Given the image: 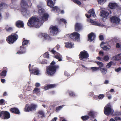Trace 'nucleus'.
<instances>
[{
  "mask_svg": "<svg viewBox=\"0 0 121 121\" xmlns=\"http://www.w3.org/2000/svg\"><path fill=\"white\" fill-rule=\"evenodd\" d=\"M57 119L56 117H54L53 119H52V121H56V120Z\"/></svg>",
  "mask_w": 121,
  "mask_h": 121,
  "instance_id": "obj_64",
  "label": "nucleus"
},
{
  "mask_svg": "<svg viewBox=\"0 0 121 121\" xmlns=\"http://www.w3.org/2000/svg\"><path fill=\"white\" fill-rule=\"evenodd\" d=\"M44 10L42 8H41V9H39L38 10L39 13L40 15H43L44 14Z\"/></svg>",
  "mask_w": 121,
  "mask_h": 121,
  "instance_id": "obj_36",
  "label": "nucleus"
},
{
  "mask_svg": "<svg viewBox=\"0 0 121 121\" xmlns=\"http://www.w3.org/2000/svg\"><path fill=\"white\" fill-rule=\"evenodd\" d=\"M62 22L63 23L65 24L67 23L66 20L63 18L60 19L58 21V23L59 24H61Z\"/></svg>",
  "mask_w": 121,
  "mask_h": 121,
  "instance_id": "obj_31",
  "label": "nucleus"
},
{
  "mask_svg": "<svg viewBox=\"0 0 121 121\" xmlns=\"http://www.w3.org/2000/svg\"><path fill=\"white\" fill-rule=\"evenodd\" d=\"M91 69L93 71H96L99 69V68L96 67H91Z\"/></svg>",
  "mask_w": 121,
  "mask_h": 121,
  "instance_id": "obj_47",
  "label": "nucleus"
},
{
  "mask_svg": "<svg viewBox=\"0 0 121 121\" xmlns=\"http://www.w3.org/2000/svg\"><path fill=\"white\" fill-rule=\"evenodd\" d=\"M65 106V105H62V106H60L56 108V112H57L61 109L63 107Z\"/></svg>",
  "mask_w": 121,
  "mask_h": 121,
  "instance_id": "obj_41",
  "label": "nucleus"
},
{
  "mask_svg": "<svg viewBox=\"0 0 121 121\" xmlns=\"http://www.w3.org/2000/svg\"><path fill=\"white\" fill-rule=\"evenodd\" d=\"M120 47V44L119 43H116V48H119Z\"/></svg>",
  "mask_w": 121,
  "mask_h": 121,
  "instance_id": "obj_56",
  "label": "nucleus"
},
{
  "mask_svg": "<svg viewBox=\"0 0 121 121\" xmlns=\"http://www.w3.org/2000/svg\"><path fill=\"white\" fill-rule=\"evenodd\" d=\"M55 48H56V49L57 50H58L59 48H60V46L59 45H56V47Z\"/></svg>",
  "mask_w": 121,
  "mask_h": 121,
  "instance_id": "obj_62",
  "label": "nucleus"
},
{
  "mask_svg": "<svg viewBox=\"0 0 121 121\" xmlns=\"http://www.w3.org/2000/svg\"><path fill=\"white\" fill-rule=\"evenodd\" d=\"M49 51L54 54H55L56 55L58 53L57 52H56L55 50H54V48L52 49H49Z\"/></svg>",
  "mask_w": 121,
  "mask_h": 121,
  "instance_id": "obj_42",
  "label": "nucleus"
},
{
  "mask_svg": "<svg viewBox=\"0 0 121 121\" xmlns=\"http://www.w3.org/2000/svg\"><path fill=\"white\" fill-rule=\"evenodd\" d=\"M114 119L116 121H117L118 120H121V119L119 117H115L114 118Z\"/></svg>",
  "mask_w": 121,
  "mask_h": 121,
  "instance_id": "obj_55",
  "label": "nucleus"
},
{
  "mask_svg": "<svg viewBox=\"0 0 121 121\" xmlns=\"http://www.w3.org/2000/svg\"><path fill=\"white\" fill-rule=\"evenodd\" d=\"M99 54L100 55H102V56H103L104 55V53L103 52L101 51H100L99 53Z\"/></svg>",
  "mask_w": 121,
  "mask_h": 121,
  "instance_id": "obj_60",
  "label": "nucleus"
},
{
  "mask_svg": "<svg viewBox=\"0 0 121 121\" xmlns=\"http://www.w3.org/2000/svg\"><path fill=\"white\" fill-rule=\"evenodd\" d=\"M119 6L116 3H109V4L108 7L111 9H116L118 8Z\"/></svg>",
  "mask_w": 121,
  "mask_h": 121,
  "instance_id": "obj_16",
  "label": "nucleus"
},
{
  "mask_svg": "<svg viewBox=\"0 0 121 121\" xmlns=\"http://www.w3.org/2000/svg\"><path fill=\"white\" fill-rule=\"evenodd\" d=\"M41 36L43 37V40L48 41H50L52 40V38L48 34L46 33H42Z\"/></svg>",
  "mask_w": 121,
  "mask_h": 121,
  "instance_id": "obj_14",
  "label": "nucleus"
},
{
  "mask_svg": "<svg viewBox=\"0 0 121 121\" xmlns=\"http://www.w3.org/2000/svg\"><path fill=\"white\" fill-rule=\"evenodd\" d=\"M81 118L83 121H86L90 118V117L88 115H85L81 117Z\"/></svg>",
  "mask_w": 121,
  "mask_h": 121,
  "instance_id": "obj_29",
  "label": "nucleus"
},
{
  "mask_svg": "<svg viewBox=\"0 0 121 121\" xmlns=\"http://www.w3.org/2000/svg\"><path fill=\"white\" fill-rule=\"evenodd\" d=\"M100 69L101 72L104 75L107 72V69H106L104 68H100Z\"/></svg>",
  "mask_w": 121,
  "mask_h": 121,
  "instance_id": "obj_34",
  "label": "nucleus"
},
{
  "mask_svg": "<svg viewBox=\"0 0 121 121\" xmlns=\"http://www.w3.org/2000/svg\"><path fill=\"white\" fill-rule=\"evenodd\" d=\"M65 75L67 76H69V74L66 71H65L64 72Z\"/></svg>",
  "mask_w": 121,
  "mask_h": 121,
  "instance_id": "obj_58",
  "label": "nucleus"
},
{
  "mask_svg": "<svg viewBox=\"0 0 121 121\" xmlns=\"http://www.w3.org/2000/svg\"><path fill=\"white\" fill-rule=\"evenodd\" d=\"M99 39L100 40L102 41L104 39L103 36L102 35H100L99 36Z\"/></svg>",
  "mask_w": 121,
  "mask_h": 121,
  "instance_id": "obj_52",
  "label": "nucleus"
},
{
  "mask_svg": "<svg viewBox=\"0 0 121 121\" xmlns=\"http://www.w3.org/2000/svg\"><path fill=\"white\" fill-rule=\"evenodd\" d=\"M121 70V67H119L117 69H115V71L117 72H118Z\"/></svg>",
  "mask_w": 121,
  "mask_h": 121,
  "instance_id": "obj_53",
  "label": "nucleus"
},
{
  "mask_svg": "<svg viewBox=\"0 0 121 121\" xmlns=\"http://www.w3.org/2000/svg\"><path fill=\"white\" fill-rule=\"evenodd\" d=\"M65 47L67 48H71L73 47V44L71 42H65Z\"/></svg>",
  "mask_w": 121,
  "mask_h": 121,
  "instance_id": "obj_23",
  "label": "nucleus"
},
{
  "mask_svg": "<svg viewBox=\"0 0 121 121\" xmlns=\"http://www.w3.org/2000/svg\"><path fill=\"white\" fill-rule=\"evenodd\" d=\"M101 48L104 50L107 51L109 50L111 48V46L109 45L106 46H101Z\"/></svg>",
  "mask_w": 121,
  "mask_h": 121,
  "instance_id": "obj_24",
  "label": "nucleus"
},
{
  "mask_svg": "<svg viewBox=\"0 0 121 121\" xmlns=\"http://www.w3.org/2000/svg\"><path fill=\"white\" fill-rule=\"evenodd\" d=\"M95 37V35L93 33L91 32L88 35V40L91 41H92L94 40Z\"/></svg>",
  "mask_w": 121,
  "mask_h": 121,
  "instance_id": "obj_19",
  "label": "nucleus"
},
{
  "mask_svg": "<svg viewBox=\"0 0 121 121\" xmlns=\"http://www.w3.org/2000/svg\"><path fill=\"white\" fill-rule=\"evenodd\" d=\"M15 25L18 28H22L24 26V24L23 21L18 20L16 22Z\"/></svg>",
  "mask_w": 121,
  "mask_h": 121,
  "instance_id": "obj_17",
  "label": "nucleus"
},
{
  "mask_svg": "<svg viewBox=\"0 0 121 121\" xmlns=\"http://www.w3.org/2000/svg\"><path fill=\"white\" fill-rule=\"evenodd\" d=\"M94 23L95 24V25H96L98 26H100V24L99 23L96 22H95V23L94 22Z\"/></svg>",
  "mask_w": 121,
  "mask_h": 121,
  "instance_id": "obj_61",
  "label": "nucleus"
},
{
  "mask_svg": "<svg viewBox=\"0 0 121 121\" xmlns=\"http://www.w3.org/2000/svg\"><path fill=\"white\" fill-rule=\"evenodd\" d=\"M80 35L77 32H74L71 34L69 36L73 40H77L80 37Z\"/></svg>",
  "mask_w": 121,
  "mask_h": 121,
  "instance_id": "obj_11",
  "label": "nucleus"
},
{
  "mask_svg": "<svg viewBox=\"0 0 121 121\" xmlns=\"http://www.w3.org/2000/svg\"><path fill=\"white\" fill-rule=\"evenodd\" d=\"M89 96L92 97L94 95V93L93 92H91L89 93Z\"/></svg>",
  "mask_w": 121,
  "mask_h": 121,
  "instance_id": "obj_51",
  "label": "nucleus"
},
{
  "mask_svg": "<svg viewBox=\"0 0 121 121\" xmlns=\"http://www.w3.org/2000/svg\"><path fill=\"white\" fill-rule=\"evenodd\" d=\"M120 54H118L117 55V56L116 57V59L117 60H121V57L120 56Z\"/></svg>",
  "mask_w": 121,
  "mask_h": 121,
  "instance_id": "obj_49",
  "label": "nucleus"
},
{
  "mask_svg": "<svg viewBox=\"0 0 121 121\" xmlns=\"http://www.w3.org/2000/svg\"><path fill=\"white\" fill-rule=\"evenodd\" d=\"M88 13L91 14L92 16L95 17L96 16L95 13L94 9H92L90 10L88 12Z\"/></svg>",
  "mask_w": 121,
  "mask_h": 121,
  "instance_id": "obj_28",
  "label": "nucleus"
},
{
  "mask_svg": "<svg viewBox=\"0 0 121 121\" xmlns=\"http://www.w3.org/2000/svg\"><path fill=\"white\" fill-rule=\"evenodd\" d=\"M104 97V95L103 94H100L98 96V98L99 99H102Z\"/></svg>",
  "mask_w": 121,
  "mask_h": 121,
  "instance_id": "obj_43",
  "label": "nucleus"
},
{
  "mask_svg": "<svg viewBox=\"0 0 121 121\" xmlns=\"http://www.w3.org/2000/svg\"><path fill=\"white\" fill-rule=\"evenodd\" d=\"M95 112L93 111H91L88 112V116L90 117V118H94L95 117Z\"/></svg>",
  "mask_w": 121,
  "mask_h": 121,
  "instance_id": "obj_21",
  "label": "nucleus"
},
{
  "mask_svg": "<svg viewBox=\"0 0 121 121\" xmlns=\"http://www.w3.org/2000/svg\"><path fill=\"white\" fill-rule=\"evenodd\" d=\"M56 86L55 84H48L45 86L44 88L46 90H47L49 89L54 87Z\"/></svg>",
  "mask_w": 121,
  "mask_h": 121,
  "instance_id": "obj_27",
  "label": "nucleus"
},
{
  "mask_svg": "<svg viewBox=\"0 0 121 121\" xmlns=\"http://www.w3.org/2000/svg\"><path fill=\"white\" fill-rule=\"evenodd\" d=\"M92 15L91 14H90L89 15H88V14H85V16L87 18H90L91 16Z\"/></svg>",
  "mask_w": 121,
  "mask_h": 121,
  "instance_id": "obj_54",
  "label": "nucleus"
},
{
  "mask_svg": "<svg viewBox=\"0 0 121 121\" xmlns=\"http://www.w3.org/2000/svg\"><path fill=\"white\" fill-rule=\"evenodd\" d=\"M43 56L45 58H48L49 57V54L48 52H46L44 54Z\"/></svg>",
  "mask_w": 121,
  "mask_h": 121,
  "instance_id": "obj_46",
  "label": "nucleus"
},
{
  "mask_svg": "<svg viewBox=\"0 0 121 121\" xmlns=\"http://www.w3.org/2000/svg\"><path fill=\"white\" fill-rule=\"evenodd\" d=\"M10 117V115L8 112L2 111L0 113V117L3 119H7Z\"/></svg>",
  "mask_w": 121,
  "mask_h": 121,
  "instance_id": "obj_8",
  "label": "nucleus"
},
{
  "mask_svg": "<svg viewBox=\"0 0 121 121\" xmlns=\"http://www.w3.org/2000/svg\"><path fill=\"white\" fill-rule=\"evenodd\" d=\"M3 69L4 70H3L0 73V75L3 78H4L6 75V73L8 71V69L6 67H4Z\"/></svg>",
  "mask_w": 121,
  "mask_h": 121,
  "instance_id": "obj_18",
  "label": "nucleus"
},
{
  "mask_svg": "<svg viewBox=\"0 0 121 121\" xmlns=\"http://www.w3.org/2000/svg\"><path fill=\"white\" fill-rule=\"evenodd\" d=\"M17 33H12L11 35H9L6 38V40L7 43L9 44H11L14 43L18 39V36L17 34Z\"/></svg>",
  "mask_w": 121,
  "mask_h": 121,
  "instance_id": "obj_4",
  "label": "nucleus"
},
{
  "mask_svg": "<svg viewBox=\"0 0 121 121\" xmlns=\"http://www.w3.org/2000/svg\"><path fill=\"white\" fill-rule=\"evenodd\" d=\"M95 62L99 66V69L101 68V67H103L104 64L102 62L100 61H95Z\"/></svg>",
  "mask_w": 121,
  "mask_h": 121,
  "instance_id": "obj_32",
  "label": "nucleus"
},
{
  "mask_svg": "<svg viewBox=\"0 0 121 121\" xmlns=\"http://www.w3.org/2000/svg\"><path fill=\"white\" fill-rule=\"evenodd\" d=\"M47 4L48 6L50 7H52L54 6V4L53 1L51 0H48L47 2Z\"/></svg>",
  "mask_w": 121,
  "mask_h": 121,
  "instance_id": "obj_26",
  "label": "nucleus"
},
{
  "mask_svg": "<svg viewBox=\"0 0 121 121\" xmlns=\"http://www.w3.org/2000/svg\"><path fill=\"white\" fill-rule=\"evenodd\" d=\"M4 100L3 99H1L0 100V105H3L4 104Z\"/></svg>",
  "mask_w": 121,
  "mask_h": 121,
  "instance_id": "obj_50",
  "label": "nucleus"
},
{
  "mask_svg": "<svg viewBox=\"0 0 121 121\" xmlns=\"http://www.w3.org/2000/svg\"><path fill=\"white\" fill-rule=\"evenodd\" d=\"M48 17L49 15L48 14L45 13L41 17V20L37 16H33L30 17L28 20L27 23V25L31 27L39 28L40 26L39 25L40 21H41V22H43L44 21L48 20Z\"/></svg>",
  "mask_w": 121,
  "mask_h": 121,
  "instance_id": "obj_1",
  "label": "nucleus"
},
{
  "mask_svg": "<svg viewBox=\"0 0 121 121\" xmlns=\"http://www.w3.org/2000/svg\"><path fill=\"white\" fill-rule=\"evenodd\" d=\"M98 98V96L95 95L93 98V99H97Z\"/></svg>",
  "mask_w": 121,
  "mask_h": 121,
  "instance_id": "obj_57",
  "label": "nucleus"
},
{
  "mask_svg": "<svg viewBox=\"0 0 121 121\" xmlns=\"http://www.w3.org/2000/svg\"><path fill=\"white\" fill-rule=\"evenodd\" d=\"M31 70L32 73H34L35 75H38L39 73V70L37 69H32Z\"/></svg>",
  "mask_w": 121,
  "mask_h": 121,
  "instance_id": "obj_30",
  "label": "nucleus"
},
{
  "mask_svg": "<svg viewBox=\"0 0 121 121\" xmlns=\"http://www.w3.org/2000/svg\"><path fill=\"white\" fill-rule=\"evenodd\" d=\"M103 59L104 61H107L109 60V57L108 55L105 56L104 57Z\"/></svg>",
  "mask_w": 121,
  "mask_h": 121,
  "instance_id": "obj_44",
  "label": "nucleus"
},
{
  "mask_svg": "<svg viewBox=\"0 0 121 121\" xmlns=\"http://www.w3.org/2000/svg\"><path fill=\"white\" fill-rule=\"evenodd\" d=\"M79 59L82 61H86L89 59V54L87 52L83 50L78 55Z\"/></svg>",
  "mask_w": 121,
  "mask_h": 121,
  "instance_id": "obj_5",
  "label": "nucleus"
},
{
  "mask_svg": "<svg viewBox=\"0 0 121 121\" xmlns=\"http://www.w3.org/2000/svg\"><path fill=\"white\" fill-rule=\"evenodd\" d=\"M110 91H108L106 93V94L107 96H108V95H110Z\"/></svg>",
  "mask_w": 121,
  "mask_h": 121,
  "instance_id": "obj_63",
  "label": "nucleus"
},
{
  "mask_svg": "<svg viewBox=\"0 0 121 121\" xmlns=\"http://www.w3.org/2000/svg\"><path fill=\"white\" fill-rule=\"evenodd\" d=\"M110 20L111 22L116 24L119 23L120 21V19L118 17L115 16L111 17Z\"/></svg>",
  "mask_w": 121,
  "mask_h": 121,
  "instance_id": "obj_12",
  "label": "nucleus"
},
{
  "mask_svg": "<svg viewBox=\"0 0 121 121\" xmlns=\"http://www.w3.org/2000/svg\"><path fill=\"white\" fill-rule=\"evenodd\" d=\"M5 29L7 32H9L12 31L13 30V28L11 27H10L8 28L6 27L5 28Z\"/></svg>",
  "mask_w": 121,
  "mask_h": 121,
  "instance_id": "obj_39",
  "label": "nucleus"
},
{
  "mask_svg": "<svg viewBox=\"0 0 121 121\" xmlns=\"http://www.w3.org/2000/svg\"><path fill=\"white\" fill-rule=\"evenodd\" d=\"M38 115V117L39 118H42L45 117L44 112L42 110H40L37 112Z\"/></svg>",
  "mask_w": 121,
  "mask_h": 121,
  "instance_id": "obj_22",
  "label": "nucleus"
},
{
  "mask_svg": "<svg viewBox=\"0 0 121 121\" xmlns=\"http://www.w3.org/2000/svg\"><path fill=\"white\" fill-rule=\"evenodd\" d=\"M50 34V35L55 36L59 32V29L57 25L51 26L49 28Z\"/></svg>",
  "mask_w": 121,
  "mask_h": 121,
  "instance_id": "obj_6",
  "label": "nucleus"
},
{
  "mask_svg": "<svg viewBox=\"0 0 121 121\" xmlns=\"http://www.w3.org/2000/svg\"><path fill=\"white\" fill-rule=\"evenodd\" d=\"M82 25L81 23H76L74 25V30L77 32H79L83 29Z\"/></svg>",
  "mask_w": 121,
  "mask_h": 121,
  "instance_id": "obj_10",
  "label": "nucleus"
},
{
  "mask_svg": "<svg viewBox=\"0 0 121 121\" xmlns=\"http://www.w3.org/2000/svg\"><path fill=\"white\" fill-rule=\"evenodd\" d=\"M40 86V84L39 83H37L35 84V86L36 87H39Z\"/></svg>",
  "mask_w": 121,
  "mask_h": 121,
  "instance_id": "obj_59",
  "label": "nucleus"
},
{
  "mask_svg": "<svg viewBox=\"0 0 121 121\" xmlns=\"http://www.w3.org/2000/svg\"><path fill=\"white\" fill-rule=\"evenodd\" d=\"M52 8V9L54 11H56V12H58L60 11V9L57 6H55L54 7H53Z\"/></svg>",
  "mask_w": 121,
  "mask_h": 121,
  "instance_id": "obj_38",
  "label": "nucleus"
},
{
  "mask_svg": "<svg viewBox=\"0 0 121 121\" xmlns=\"http://www.w3.org/2000/svg\"><path fill=\"white\" fill-rule=\"evenodd\" d=\"M20 4L22 13L25 16L28 15L29 13V12L27 11V8H28L29 6L26 2L24 0H22Z\"/></svg>",
  "mask_w": 121,
  "mask_h": 121,
  "instance_id": "obj_3",
  "label": "nucleus"
},
{
  "mask_svg": "<svg viewBox=\"0 0 121 121\" xmlns=\"http://www.w3.org/2000/svg\"><path fill=\"white\" fill-rule=\"evenodd\" d=\"M56 55L55 56V58L58 59L59 61H60L62 60V56L60 54L58 53L56 54Z\"/></svg>",
  "mask_w": 121,
  "mask_h": 121,
  "instance_id": "obj_25",
  "label": "nucleus"
},
{
  "mask_svg": "<svg viewBox=\"0 0 121 121\" xmlns=\"http://www.w3.org/2000/svg\"><path fill=\"white\" fill-rule=\"evenodd\" d=\"M23 41L22 42V46H24L27 45L29 42V40H25V38H24L23 39Z\"/></svg>",
  "mask_w": 121,
  "mask_h": 121,
  "instance_id": "obj_35",
  "label": "nucleus"
},
{
  "mask_svg": "<svg viewBox=\"0 0 121 121\" xmlns=\"http://www.w3.org/2000/svg\"><path fill=\"white\" fill-rule=\"evenodd\" d=\"M112 109L110 106L106 105L104 107V114L107 116H108L112 113Z\"/></svg>",
  "mask_w": 121,
  "mask_h": 121,
  "instance_id": "obj_9",
  "label": "nucleus"
},
{
  "mask_svg": "<svg viewBox=\"0 0 121 121\" xmlns=\"http://www.w3.org/2000/svg\"><path fill=\"white\" fill-rule=\"evenodd\" d=\"M39 90V89L37 87H35L33 90V92L34 93L37 94L40 92Z\"/></svg>",
  "mask_w": 121,
  "mask_h": 121,
  "instance_id": "obj_40",
  "label": "nucleus"
},
{
  "mask_svg": "<svg viewBox=\"0 0 121 121\" xmlns=\"http://www.w3.org/2000/svg\"><path fill=\"white\" fill-rule=\"evenodd\" d=\"M56 63L52 61L50 65L48 66L46 70V73L48 76L52 77L56 73V71L60 69V66L58 65H55Z\"/></svg>",
  "mask_w": 121,
  "mask_h": 121,
  "instance_id": "obj_2",
  "label": "nucleus"
},
{
  "mask_svg": "<svg viewBox=\"0 0 121 121\" xmlns=\"http://www.w3.org/2000/svg\"><path fill=\"white\" fill-rule=\"evenodd\" d=\"M107 0H98V3L101 5H103Z\"/></svg>",
  "mask_w": 121,
  "mask_h": 121,
  "instance_id": "obj_37",
  "label": "nucleus"
},
{
  "mask_svg": "<svg viewBox=\"0 0 121 121\" xmlns=\"http://www.w3.org/2000/svg\"><path fill=\"white\" fill-rule=\"evenodd\" d=\"M10 111L12 113L16 114H20V112L18 108L13 107L11 108L10 109Z\"/></svg>",
  "mask_w": 121,
  "mask_h": 121,
  "instance_id": "obj_15",
  "label": "nucleus"
},
{
  "mask_svg": "<svg viewBox=\"0 0 121 121\" xmlns=\"http://www.w3.org/2000/svg\"><path fill=\"white\" fill-rule=\"evenodd\" d=\"M73 1L78 5H80L81 4V2L78 0H73Z\"/></svg>",
  "mask_w": 121,
  "mask_h": 121,
  "instance_id": "obj_45",
  "label": "nucleus"
},
{
  "mask_svg": "<svg viewBox=\"0 0 121 121\" xmlns=\"http://www.w3.org/2000/svg\"><path fill=\"white\" fill-rule=\"evenodd\" d=\"M20 51H18L17 52V53L19 54H22L26 52V47L22 46L20 47Z\"/></svg>",
  "mask_w": 121,
  "mask_h": 121,
  "instance_id": "obj_20",
  "label": "nucleus"
},
{
  "mask_svg": "<svg viewBox=\"0 0 121 121\" xmlns=\"http://www.w3.org/2000/svg\"><path fill=\"white\" fill-rule=\"evenodd\" d=\"M112 64V61H111L107 64V66L108 67H111Z\"/></svg>",
  "mask_w": 121,
  "mask_h": 121,
  "instance_id": "obj_48",
  "label": "nucleus"
},
{
  "mask_svg": "<svg viewBox=\"0 0 121 121\" xmlns=\"http://www.w3.org/2000/svg\"><path fill=\"white\" fill-rule=\"evenodd\" d=\"M37 107L36 105L32 104H27L26 105L24 110L26 112L35 111Z\"/></svg>",
  "mask_w": 121,
  "mask_h": 121,
  "instance_id": "obj_7",
  "label": "nucleus"
},
{
  "mask_svg": "<svg viewBox=\"0 0 121 121\" xmlns=\"http://www.w3.org/2000/svg\"><path fill=\"white\" fill-rule=\"evenodd\" d=\"M68 92L69 93V95L70 97H74L76 96L75 93L73 91H68Z\"/></svg>",
  "mask_w": 121,
  "mask_h": 121,
  "instance_id": "obj_33",
  "label": "nucleus"
},
{
  "mask_svg": "<svg viewBox=\"0 0 121 121\" xmlns=\"http://www.w3.org/2000/svg\"><path fill=\"white\" fill-rule=\"evenodd\" d=\"M99 14L100 16L102 17L103 18H104L105 20H106L109 15V13L107 11L102 10L100 11Z\"/></svg>",
  "mask_w": 121,
  "mask_h": 121,
  "instance_id": "obj_13",
  "label": "nucleus"
}]
</instances>
